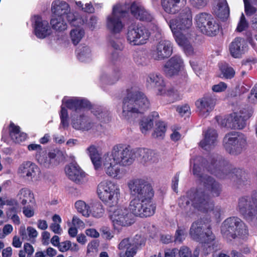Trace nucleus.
Masks as SVG:
<instances>
[{"mask_svg": "<svg viewBox=\"0 0 257 257\" xmlns=\"http://www.w3.org/2000/svg\"><path fill=\"white\" fill-rule=\"evenodd\" d=\"M127 185L135 198L130 202L129 208L120 206L110 211L109 218L115 229L134 224V215L140 217L152 216L156 209L152 200L154 192L149 183L144 180L136 179L130 181Z\"/></svg>", "mask_w": 257, "mask_h": 257, "instance_id": "nucleus-1", "label": "nucleus"}, {"mask_svg": "<svg viewBox=\"0 0 257 257\" xmlns=\"http://www.w3.org/2000/svg\"><path fill=\"white\" fill-rule=\"evenodd\" d=\"M209 164L205 165L204 159L200 157H196L190 160V164L193 165V173L198 177L202 184L204 189L198 188L191 190L201 189L205 195L209 198L208 194L212 197H215L220 195L222 188L221 185L212 177L205 174V170H207L220 179L229 178L233 177V173L231 171L230 166L227 161H225L221 156L215 155L209 159Z\"/></svg>", "mask_w": 257, "mask_h": 257, "instance_id": "nucleus-2", "label": "nucleus"}, {"mask_svg": "<svg viewBox=\"0 0 257 257\" xmlns=\"http://www.w3.org/2000/svg\"><path fill=\"white\" fill-rule=\"evenodd\" d=\"M191 206L203 212H208L212 211V213L216 218L220 217L222 212L220 206L214 207V202L204 194L201 189L197 190H190L187 192L186 196L180 197L178 201L179 206L185 211H188Z\"/></svg>", "mask_w": 257, "mask_h": 257, "instance_id": "nucleus-3", "label": "nucleus"}, {"mask_svg": "<svg viewBox=\"0 0 257 257\" xmlns=\"http://www.w3.org/2000/svg\"><path fill=\"white\" fill-rule=\"evenodd\" d=\"M62 102L68 109L73 111L71 123L74 128L85 131L93 128L94 122L83 112H82L84 108L90 106V102L87 100L78 97H64Z\"/></svg>", "mask_w": 257, "mask_h": 257, "instance_id": "nucleus-4", "label": "nucleus"}, {"mask_svg": "<svg viewBox=\"0 0 257 257\" xmlns=\"http://www.w3.org/2000/svg\"><path fill=\"white\" fill-rule=\"evenodd\" d=\"M149 106L150 102L143 93L133 88L127 89L122 101L121 117L130 120L136 114L144 113Z\"/></svg>", "mask_w": 257, "mask_h": 257, "instance_id": "nucleus-5", "label": "nucleus"}, {"mask_svg": "<svg viewBox=\"0 0 257 257\" xmlns=\"http://www.w3.org/2000/svg\"><path fill=\"white\" fill-rule=\"evenodd\" d=\"M190 235L194 240L201 243L204 253L208 254L214 249L215 236L202 219L194 222L190 229Z\"/></svg>", "mask_w": 257, "mask_h": 257, "instance_id": "nucleus-6", "label": "nucleus"}, {"mask_svg": "<svg viewBox=\"0 0 257 257\" xmlns=\"http://www.w3.org/2000/svg\"><path fill=\"white\" fill-rule=\"evenodd\" d=\"M175 39L180 42V38L187 36L188 33L192 34L190 31L192 26V13L191 9L186 7L179 12L176 18L171 19L168 22Z\"/></svg>", "mask_w": 257, "mask_h": 257, "instance_id": "nucleus-7", "label": "nucleus"}, {"mask_svg": "<svg viewBox=\"0 0 257 257\" xmlns=\"http://www.w3.org/2000/svg\"><path fill=\"white\" fill-rule=\"evenodd\" d=\"M221 232L224 238L230 241L237 237L245 238L248 234L246 225L236 216L228 217L223 222Z\"/></svg>", "mask_w": 257, "mask_h": 257, "instance_id": "nucleus-8", "label": "nucleus"}, {"mask_svg": "<svg viewBox=\"0 0 257 257\" xmlns=\"http://www.w3.org/2000/svg\"><path fill=\"white\" fill-rule=\"evenodd\" d=\"M129 8V4L126 2L118 3L113 6L111 13L106 19L108 31L112 34H118L122 30L124 24L122 19L127 15Z\"/></svg>", "mask_w": 257, "mask_h": 257, "instance_id": "nucleus-9", "label": "nucleus"}, {"mask_svg": "<svg viewBox=\"0 0 257 257\" xmlns=\"http://www.w3.org/2000/svg\"><path fill=\"white\" fill-rule=\"evenodd\" d=\"M97 193L100 199L109 207L116 205L120 197L119 186L109 180L101 181L98 184Z\"/></svg>", "mask_w": 257, "mask_h": 257, "instance_id": "nucleus-10", "label": "nucleus"}, {"mask_svg": "<svg viewBox=\"0 0 257 257\" xmlns=\"http://www.w3.org/2000/svg\"><path fill=\"white\" fill-rule=\"evenodd\" d=\"M51 10L52 15L65 17L68 22L73 26L78 27L85 23V21L77 14L71 11L70 6L65 1H53Z\"/></svg>", "mask_w": 257, "mask_h": 257, "instance_id": "nucleus-11", "label": "nucleus"}, {"mask_svg": "<svg viewBox=\"0 0 257 257\" xmlns=\"http://www.w3.org/2000/svg\"><path fill=\"white\" fill-rule=\"evenodd\" d=\"M236 209L246 221L253 223L257 209V191L254 192L251 196L240 197Z\"/></svg>", "mask_w": 257, "mask_h": 257, "instance_id": "nucleus-12", "label": "nucleus"}, {"mask_svg": "<svg viewBox=\"0 0 257 257\" xmlns=\"http://www.w3.org/2000/svg\"><path fill=\"white\" fill-rule=\"evenodd\" d=\"M108 157L120 166H127L133 163L136 158V151L119 144L114 146Z\"/></svg>", "mask_w": 257, "mask_h": 257, "instance_id": "nucleus-13", "label": "nucleus"}, {"mask_svg": "<svg viewBox=\"0 0 257 257\" xmlns=\"http://www.w3.org/2000/svg\"><path fill=\"white\" fill-rule=\"evenodd\" d=\"M197 27L203 34L215 36L219 32V26L212 16L207 13H199L195 17Z\"/></svg>", "mask_w": 257, "mask_h": 257, "instance_id": "nucleus-14", "label": "nucleus"}, {"mask_svg": "<svg viewBox=\"0 0 257 257\" xmlns=\"http://www.w3.org/2000/svg\"><path fill=\"white\" fill-rule=\"evenodd\" d=\"M150 36V33L145 27L132 25L127 29L126 40L131 46H140L146 44Z\"/></svg>", "mask_w": 257, "mask_h": 257, "instance_id": "nucleus-15", "label": "nucleus"}, {"mask_svg": "<svg viewBox=\"0 0 257 257\" xmlns=\"http://www.w3.org/2000/svg\"><path fill=\"white\" fill-rule=\"evenodd\" d=\"M226 151L232 155L239 154L245 146L246 140L241 134L231 132L226 134L223 140Z\"/></svg>", "mask_w": 257, "mask_h": 257, "instance_id": "nucleus-16", "label": "nucleus"}, {"mask_svg": "<svg viewBox=\"0 0 257 257\" xmlns=\"http://www.w3.org/2000/svg\"><path fill=\"white\" fill-rule=\"evenodd\" d=\"M253 113L251 108L241 110L239 113H233L227 117L225 126L231 129L243 128L246 125V121Z\"/></svg>", "mask_w": 257, "mask_h": 257, "instance_id": "nucleus-17", "label": "nucleus"}, {"mask_svg": "<svg viewBox=\"0 0 257 257\" xmlns=\"http://www.w3.org/2000/svg\"><path fill=\"white\" fill-rule=\"evenodd\" d=\"M173 51V43L168 40L161 39L152 51V57L156 60H162L169 57Z\"/></svg>", "mask_w": 257, "mask_h": 257, "instance_id": "nucleus-18", "label": "nucleus"}, {"mask_svg": "<svg viewBox=\"0 0 257 257\" xmlns=\"http://www.w3.org/2000/svg\"><path fill=\"white\" fill-rule=\"evenodd\" d=\"M102 163L105 173L109 176L116 180L122 179L124 175L118 164L115 163L111 159L105 154L102 158Z\"/></svg>", "mask_w": 257, "mask_h": 257, "instance_id": "nucleus-19", "label": "nucleus"}, {"mask_svg": "<svg viewBox=\"0 0 257 257\" xmlns=\"http://www.w3.org/2000/svg\"><path fill=\"white\" fill-rule=\"evenodd\" d=\"M65 172L68 178L76 184H81L86 181L85 173L76 163L72 162L67 165Z\"/></svg>", "mask_w": 257, "mask_h": 257, "instance_id": "nucleus-20", "label": "nucleus"}, {"mask_svg": "<svg viewBox=\"0 0 257 257\" xmlns=\"http://www.w3.org/2000/svg\"><path fill=\"white\" fill-rule=\"evenodd\" d=\"M32 21L34 34L38 38L43 39L51 34L52 31L47 21L43 20L39 16H35Z\"/></svg>", "mask_w": 257, "mask_h": 257, "instance_id": "nucleus-21", "label": "nucleus"}, {"mask_svg": "<svg viewBox=\"0 0 257 257\" xmlns=\"http://www.w3.org/2000/svg\"><path fill=\"white\" fill-rule=\"evenodd\" d=\"M183 67L184 62L181 56L175 55L166 62L163 71L167 76L172 77L177 75Z\"/></svg>", "mask_w": 257, "mask_h": 257, "instance_id": "nucleus-22", "label": "nucleus"}, {"mask_svg": "<svg viewBox=\"0 0 257 257\" xmlns=\"http://www.w3.org/2000/svg\"><path fill=\"white\" fill-rule=\"evenodd\" d=\"M216 104V99L210 96H207L198 99L195 102L198 114L202 117L208 116L213 109Z\"/></svg>", "mask_w": 257, "mask_h": 257, "instance_id": "nucleus-23", "label": "nucleus"}, {"mask_svg": "<svg viewBox=\"0 0 257 257\" xmlns=\"http://www.w3.org/2000/svg\"><path fill=\"white\" fill-rule=\"evenodd\" d=\"M136 157H138L141 163L146 166L156 164L160 160L159 154L152 150L139 148L136 150Z\"/></svg>", "mask_w": 257, "mask_h": 257, "instance_id": "nucleus-24", "label": "nucleus"}, {"mask_svg": "<svg viewBox=\"0 0 257 257\" xmlns=\"http://www.w3.org/2000/svg\"><path fill=\"white\" fill-rule=\"evenodd\" d=\"M146 84L148 87L156 88L158 95H162L166 92V85L163 77L159 73H149L146 77Z\"/></svg>", "mask_w": 257, "mask_h": 257, "instance_id": "nucleus-25", "label": "nucleus"}, {"mask_svg": "<svg viewBox=\"0 0 257 257\" xmlns=\"http://www.w3.org/2000/svg\"><path fill=\"white\" fill-rule=\"evenodd\" d=\"M129 6L132 15L137 19L146 22H151L153 20V15L141 3L134 2L131 5L129 4Z\"/></svg>", "mask_w": 257, "mask_h": 257, "instance_id": "nucleus-26", "label": "nucleus"}, {"mask_svg": "<svg viewBox=\"0 0 257 257\" xmlns=\"http://www.w3.org/2000/svg\"><path fill=\"white\" fill-rule=\"evenodd\" d=\"M40 172L38 167L30 161L23 162L19 168V173L28 180L36 179Z\"/></svg>", "mask_w": 257, "mask_h": 257, "instance_id": "nucleus-27", "label": "nucleus"}, {"mask_svg": "<svg viewBox=\"0 0 257 257\" xmlns=\"http://www.w3.org/2000/svg\"><path fill=\"white\" fill-rule=\"evenodd\" d=\"M247 49V44L244 39L236 37L229 45L231 55L235 58H239L245 53Z\"/></svg>", "mask_w": 257, "mask_h": 257, "instance_id": "nucleus-28", "label": "nucleus"}, {"mask_svg": "<svg viewBox=\"0 0 257 257\" xmlns=\"http://www.w3.org/2000/svg\"><path fill=\"white\" fill-rule=\"evenodd\" d=\"M218 135L214 129L208 128L204 132V139L200 142V146L208 151L213 148L217 143Z\"/></svg>", "mask_w": 257, "mask_h": 257, "instance_id": "nucleus-29", "label": "nucleus"}, {"mask_svg": "<svg viewBox=\"0 0 257 257\" xmlns=\"http://www.w3.org/2000/svg\"><path fill=\"white\" fill-rule=\"evenodd\" d=\"M186 0H161V5L163 11L169 15L178 13Z\"/></svg>", "mask_w": 257, "mask_h": 257, "instance_id": "nucleus-30", "label": "nucleus"}, {"mask_svg": "<svg viewBox=\"0 0 257 257\" xmlns=\"http://www.w3.org/2000/svg\"><path fill=\"white\" fill-rule=\"evenodd\" d=\"M214 12L221 20H226L230 14V10L227 0H214Z\"/></svg>", "mask_w": 257, "mask_h": 257, "instance_id": "nucleus-31", "label": "nucleus"}, {"mask_svg": "<svg viewBox=\"0 0 257 257\" xmlns=\"http://www.w3.org/2000/svg\"><path fill=\"white\" fill-rule=\"evenodd\" d=\"M56 155L54 153L47 154L46 150L40 154H36L35 157L38 162L46 168H49L55 165Z\"/></svg>", "mask_w": 257, "mask_h": 257, "instance_id": "nucleus-32", "label": "nucleus"}, {"mask_svg": "<svg viewBox=\"0 0 257 257\" xmlns=\"http://www.w3.org/2000/svg\"><path fill=\"white\" fill-rule=\"evenodd\" d=\"M68 22L65 17L52 15L50 25L52 29L55 31L62 32L67 29Z\"/></svg>", "mask_w": 257, "mask_h": 257, "instance_id": "nucleus-33", "label": "nucleus"}, {"mask_svg": "<svg viewBox=\"0 0 257 257\" xmlns=\"http://www.w3.org/2000/svg\"><path fill=\"white\" fill-rule=\"evenodd\" d=\"M10 136L12 140L17 143L22 142L27 138V134L21 132L20 127L13 122L10 125Z\"/></svg>", "mask_w": 257, "mask_h": 257, "instance_id": "nucleus-34", "label": "nucleus"}, {"mask_svg": "<svg viewBox=\"0 0 257 257\" xmlns=\"http://www.w3.org/2000/svg\"><path fill=\"white\" fill-rule=\"evenodd\" d=\"M192 35L193 34L190 33H188L187 36L183 37L179 39L180 42L178 41L177 39H175L177 43L183 48L185 53L188 56H191L194 54V49L190 44V40Z\"/></svg>", "mask_w": 257, "mask_h": 257, "instance_id": "nucleus-35", "label": "nucleus"}, {"mask_svg": "<svg viewBox=\"0 0 257 257\" xmlns=\"http://www.w3.org/2000/svg\"><path fill=\"white\" fill-rule=\"evenodd\" d=\"M19 234L23 240H31L38 236V232L32 226L27 227L26 229L24 226H21L19 229Z\"/></svg>", "mask_w": 257, "mask_h": 257, "instance_id": "nucleus-36", "label": "nucleus"}, {"mask_svg": "<svg viewBox=\"0 0 257 257\" xmlns=\"http://www.w3.org/2000/svg\"><path fill=\"white\" fill-rule=\"evenodd\" d=\"M18 197L23 205L32 203L34 200L33 193L27 188L21 189L18 194Z\"/></svg>", "mask_w": 257, "mask_h": 257, "instance_id": "nucleus-37", "label": "nucleus"}, {"mask_svg": "<svg viewBox=\"0 0 257 257\" xmlns=\"http://www.w3.org/2000/svg\"><path fill=\"white\" fill-rule=\"evenodd\" d=\"M87 152L95 169L101 166V157L96 147L91 145L87 149Z\"/></svg>", "mask_w": 257, "mask_h": 257, "instance_id": "nucleus-38", "label": "nucleus"}, {"mask_svg": "<svg viewBox=\"0 0 257 257\" xmlns=\"http://www.w3.org/2000/svg\"><path fill=\"white\" fill-rule=\"evenodd\" d=\"M76 52L77 58L80 61L86 62L91 59V51L88 46H83L78 48L76 50Z\"/></svg>", "mask_w": 257, "mask_h": 257, "instance_id": "nucleus-39", "label": "nucleus"}, {"mask_svg": "<svg viewBox=\"0 0 257 257\" xmlns=\"http://www.w3.org/2000/svg\"><path fill=\"white\" fill-rule=\"evenodd\" d=\"M119 70L115 71L111 76H108L107 73L103 72L100 76V80L103 83L112 84L118 80L120 77Z\"/></svg>", "mask_w": 257, "mask_h": 257, "instance_id": "nucleus-40", "label": "nucleus"}, {"mask_svg": "<svg viewBox=\"0 0 257 257\" xmlns=\"http://www.w3.org/2000/svg\"><path fill=\"white\" fill-rule=\"evenodd\" d=\"M75 206L78 212L85 217H88L91 213V206L87 205L85 202L79 200L75 202Z\"/></svg>", "mask_w": 257, "mask_h": 257, "instance_id": "nucleus-41", "label": "nucleus"}, {"mask_svg": "<svg viewBox=\"0 0 257 257\" xmlns=\"http://www.w3.org/2000/svg\"><path fill=\"white\" fill-rule=\"evenodd\" d=\"M145 244V240L143 238H140L139 241H135L132 246L126 248L125 255L127 257H134L137 253V249Z\"/></svg>", "mask_w": 257, "mask_h": 257, "instance_id": "nucleus-42", "label": "nucleus"}, {"mask_svg": "<svg viewBox=\"0 0 257 257\" xmlns=\"http://www.w3.org/2000/svg\"><path fill=\"white\" fill-rule=\"evenodd\" d=\"M178 253L180 257H199V249L197 247L192 254L191 250L188 247L183 246L178 250Z\"/></svg>", "mask_w": 257, "mask_h": 257, "instance_id": "nucleus-43", "label": "nucleus"}, {"mask_svg": "<svg viewBox=\"0 0 257 257\" xmlns=\"http://www.w3.org/2000/svg\"><path fill=\"white\" fill-rule=\"evenodd\" d=\"M156 127L152 136L154 138L163 139L166 131V124L162 121H159L156 124Z\"/></svg>", "mask_w": 257, "mask_h": 257, "instance_id": "nucleus-44", "label": "nucleus"}, {"mask_svg": "<svg viewBox=\"0 0 257 257\" xmlns=\"http://www.w3.org/2000/svg\"><path fill=\"white\" fill-rule=\"evenodd\" d=\"M84 34V31L83 29H75L71 30L70 37L72 43L74 45H77L83 37Z\"/></svg>", "mask_w": 257, "mask_h": 257, "instance_id": "nucleus-45", "label": "nucleus"}, {"mask_svg": "<svg viewBox=\"0 0 257 257\" xmlns=\"http://www.w3.org/2000/svg\"><path fill=\"white\" fill-rule=\"evenodd\" d=\"M91 213L95 217H101L104 213V209L100 202L94 203L91 206Z\"/></svg>", "mask_w": 257, "mask_h": 257, "instance_id": "nucleus-46", "label": "nucleus"}, {"mask_svg": "<svg viewBox=\"0 0 257 257\" xmlns=\"http://www.w3.org/2000/svg\"><path fill=\"white\" fill-rule=\"evenodd\" d=\"M154 123L152 119L148 117H144L140 122V129L142 133L146 134L147 132L151 130Z\"/></svg>", "mask_w": 257, "mask_h": 257, "instance_id": "nucleus-47", "label": "nucleus"}, {"mask_svg": "<svg viewBox=\"0 0 257 257\" xmlns=\"http://www.w3.org/2000/svg\"><path fill=\"white\" fill-rule=\"evenodd\" d=\"M220 69L223 77L226 78L230 79L232 78L235 74L233 69L229 67L226 64L221 65L220 66Z\"/></svg>", "mask_w": 257, "mask_h": 257, "instance_id": "nucleus-48", "label": "nucleus"}, {"mask_svg": "<svg viewBox=\"0 0 257 257\" xmlns=\"http://www.w3.org/2000/svg\"><path fill=\"white\" fill-rule=\"evenodd\" d=\"M64 104L62 103L61 106L60 116L61 119V125L63 128H66L69 125L68 114L67 109L63 106Z\"/></svg>", "mask_w": 257, "mask_h": 257, "instance_id": "nucleus-49", "label": "nucleus"}, {"mask_svg": "<svg viewBox=\"0 0 257 257\" xmlns=\"http://www.w3.org/2000/svg\"><path fill=\"white\" fill-rule=\"evenodd\" d=\"M140 238H142L140 236L136 235L134 239L130 240L129 238H124L122 239L118 244V248L119 249H124L127 248L129 246H132V244H134L135 241H139Z\"/></svg>", "mask_w": 257, "mask_h": 257, "instance_id": "nucleus-50", "label": "nucleus"}, {"mask_svg": "<svg viewBox=\"0 0 257 257\" xmlns=\"http://www.w3.org/2000/svg\"><path fill=\"white\" fill-rule=\"evenodd\" d=\"M166 95L172 97L174 100H177L181 99V94L180 91L174 87H170L168 89L166 88V92L162 95Z\"/></svg>", "mask_w": 257, "mask_h": 257, "instance_id": "nucleus-51", "label": "nucleus"}, {"mask_svg": "<svg viewBox=\"0 0 257 257\" xmlns=\"http://www.w3.org/2000/svg\"><path fill=\"white\" fill-rule=\"evenodd\" d=\"M209 0H189L190 6L197 10L205 8L209 3Z\"/></svg>", "mask_w": 257, "mask_h": 257, "instance_id": "nucleus-52", "label": "nucleus"}, {"mask_svg": "<svg viewBox=\"0 0 257 257\" xmlns=\"http://www.w3.org/2000/svg\"><path fill=\"white\" fill-rule=\"evenodd\" d=\"M134 61L138 65H146L148 63V59L143 53H137L134 56Z\"/></svg>", "mask_w": 257, "mask_h": 257, "instance_id": "nucleus-53", "label": "nucleus"}, {"mask_svg": "<svg viewBox=\"0 0 257 257\" xmlns=\"http://www.w3.org/2000/svg\"><path fill=\"white\" fill-rule=\"evenodd\" d=\"M108 43L115 50H122L123 48L122 43L118 39L110 37L108 39Z\"/></svg>", "mask_w": 257, "mask_h": 257, "instance_id": "nucleus-54", "label": "nucleus"}, {"mask_svg": "<svg viewBox=\"0 0 257 257\" xmlns=\"http://www.w3.org/2000/svg\"><path fill=\"white\" fill-rule=\"evenodd\" d=\"M92 112L93 114L101 121H105V117L107 116V112L103 111L102 109L100 107L93 109Z\"/></svg>", "mask_w": 257, "mask_h": 257, "instance_id": "nucleus-55", "label": "nucleus"}, {"mask_svg": "<svg viewBox=\"0 0 257 257\" xmlns=\"http://www.w3.org/2000/svg\"><path fill=\"white\" fill-rule=\"evenodd\" d=\"M185 229L184 228H178L176 230L175 241L179 243L182 242V241L185 238Z\"/></svg>", "mask_w": 257, "mask_h": 257, "instance_id": "nucleus-56", "label": "nucleus"}, {"mask_svg": "<svg viewBox=\"0 0 257 257\" xmlns=\"http://www.w3.org/2000/svg\"><path fill=\"white\" fill-rule=\"evenodd\" d=\"M240 173L241 174H239V176L238 175H236V177L237 178L236 182L237 185L238 186V187L246 185L247 182L245 173L242 172H240Z\"/></svg>", "mask_w": 257, "mask_h": 257, "instance_id": "nucleus-57", "label": "nucleus"}, {"mask_svg": "<svg viewBox=\"0 0 257 257\" xmlns=\"http://www.w3.org/2000/svg\"><path fill=\"white\" fill-rule=\"evenodd\" d=\"M248 26V24L245 20V17L243 14H241V16L240 18V21L238 24L237 27L236 28V31L239 32H241L245 30Z\"/></svg>", "mask_w": 257, "mask_h": 257, "instance_id": "nucleus-58", "label": "nucleus"}, {"mask_svg": "<svg viewBox=\"0 0 257 257\" xmlns=\"http://www.w3.org/2000/svg\"><path fill=\"white\" fill-rule=\"evenodd\" d=\"M243 2L244 4L245 12L246 15L251 16L256 12V8L252 6L247 0H244Z\"/></svg>", "mask_w": 257, "mask_h": 257, "instance_id": "nucleus-59", "label": "nucleus"}, {"mask_svg": "<svg viewBox=\"0 0 257 257\" xmlns=\"http://www.w3.org/2000/svg\"><path fill=\"white\" fill-rule=\"evenodd\" d=\"M177 111L182 116L184 115H188L190 114V108L188 104H184L179 106L177 108Z\"/></svg>", "mask_w": 257, "mask_h": 257, "instance_id": "nucleus-60", "label": "nucleus"}, {"mask_svg": "<svg viewBox=\"0 0 257 257\" xmlns=\"http://www.w3.org/2000/svg\"><path fill=\"white\" fill-rule=\"evenodd\" d=\"M71 242L70 241L66 240L60 242L57 247L61 252H65L68 250L71 247Z\"/></svg>", "mask_w": 257, "mask_h": 257, "instance_id": "nucleus-61", "label": "nucleus"}, {"mask_svg": "<svg viewBox=\"0 0 257 257\" xmlns=\"http://www.w3.org/2000/svg\"><path fill=\"white\" fill-rule=\"evenodd\" d=\"M227 88V84L223 82H220L217 84L214 85L212 87V90L214 92H220L224 91Z\"/></svg>", "mask_w": 257, "mask_h": 257, "instance_id": "nucleus-62", "label": "nucleus"}, {"mask_svg": "<svg viewBox=\"0 0 257 257\" xmlns=\"http://www.w3.org/2000/svg\"><path fill=\"white\" fill-rule=\"evenodd\" d=\"M98 18L95 16H92L87 21V25L89 29L93 30L96 27Z\"/></svg>", "mask_w": 257, "mask_h": 257, "instance_id": "nucleus-63", "label": "nucleus"}, {"mask_svg": "<svg viewBox=\"0 0 257 257\" xmlns=\"http://www.w3.org/2000/svg\"><path fill=\"white\" fill-rule=\"evenodd\" d=\"M28 149L30 151H36V154H40L42 152H44L45 151V150L42 149L41 145L35 144H31L28 145Z\"/></svg>", "mask_w": 257, "mask_h": 257, "instance_id": "nucleus-64", "label": "nucleus"}]
</instances>
